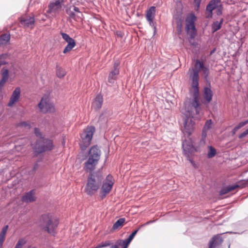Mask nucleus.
<instances>
[{"instance_id": "f257e3e1", "label": "nucleus", "mask_w": 248, "mask_h": 248, "mask_svg": "<svg viewBox=\"0 0 248 248\" xmlns=\"http://www.w3.org/2000/svg\"><path fill=\"white\" fill-rule=\"evenodd\" d=\"M193 82L192 87L193 89V98H187L184 104L182 112L184 115V127L182 130L185 136L189 137L194 130L195 122L192 120H200V113L201 108L199 102V92L198 88L197 73L191 76Z\"/></svg>"}, {"instance_id": "f03ea898", "label": "nucleus", "mask_w": 248, "mask_h": 248, "mask_svg": "<svg viewBox=\"0 0 248 248\" xmlns=\"http://www.w3.org/2000/svg\"><path fill=\"white\" fill-rule=\"evenodd\" d=\"M104 177L99 171L91 172L87 178V184L84 188L85 192L90 196L94 194L100 188Z\"/></svg>"}, {"instance_id": "7ed1b4c3", "label": "nucleus", "mask_w": 248, "mask_h": 248, "mask_svg": "<svg viewBox=\"0 0 248 248\" xmlns=\"http://www.w3.org/2000/svg\"><path fill=\"white\" fill-rule=\"evenodd\" d=\"M59 224L58 218L50 215H42L40 220V225L42 230L48 233L54 235L55 230Z\"/></svg>"}, {"instance_id": "20e7f679", "label": "nucleus", "mask_w": 248, "mask_h": 248, "mask_svg": "<svg viewBox=\"0 0 248 248\" xmlns=\"http://www.w3.org/2000/svg\"><path fill=\"white\" fill-rule=\"evenodd\" d=\"M100 155L101 151L97 146H93L89 150L88 159L84 163V169L85 171L91 173L95 170Z\"/></svg>"}, {"instance_id": "39448f33", "label": "nucleus", "mask_w": 248, "mask_h": 248, "mask_svg": "<svg viewBox=\"0 0 248 248\" xmlns=\"http://www.w3.org/2000/svg\"><path fill=\"white\" fill-rule=\"evenodd\" d=\"M206 143L205 139L202 138L199 142V146L195 147L191 141H188L185 140L182 142V147L184 155L187 158V159L193 165H194V162L192 158L195 152L199 151L200 147H203L205 145Z\"/></svg>"}, {"instance_id": "423d86ee", "label": "nucleus", "mask_w": 248, "mask_h": 248, "mask_svg": "<svg viewBox=\"0 0 248 248\" xmlns=\"http://www.w3.org/2000/svg\"><path fill=\"white\" fill-rule=\"evenodd\" d=\"M94 132L95 127L94 126H88L80 134L79 145L82 150H85L90 145Z\"/></svg>"}, {"instance_id": "0eeeda50", "label": "nucleus", "mask_w": 248, "mask_h": 248, "mask_svg": "<svg viewBox=\"0 0 248 248\" xmlns=\"http://www.w3.org/2000/svg\"><path fill=\"white\" fill-rule=\"evenodd\" d=\"M53 148L52 140L48 139L41 138L36 141L34 150L35 152L40 154L47 151H50Z\"/></svg>"}, {"instance_id": "6e6552de", "label": "nucleus", "mask_w": 248, "mask_h": 248, "mask_svg": "<svg viewBox=\"0 0 248 248\" xmlns=\"http://www.w3.org/2000/svg\"><path fill=\"white\" fill-rule=\"evenodd\" d=\"M195 66L196 69H192L191 70L189 69V71H191V72L189 74V78H190V80H191V88L192 89L193 93V89L192 87V83L193 82V79H192L191 76L195 73H197V76H198V78H197L198 88V89L199 90V71L200 70H202L203 74L204 75V77L205 78H207V77H208V76L209 75L208 68L205 67L204 66L203 63L202 62H200V60H196Z\"/></svg>"}, {"instance_id": "1a4fd4ad", "label": "nucleus", "mask_w": 248, "mask_h": 248, "mask_svg": "<svg viewBox=\"0 0 248 248\" xmlns=\"http://www.w3.org/2000/svg\"><path fill=\"white\" fill-rule=\"evenodd\" d=\"M38 106L40 111L43 113H52L55 111L54 106L47 95L43 96Z\"/></svg>"}, {"instance_id": "9d476101", "label": "nucleus", "mask_w": 248, "mask_h": 248, "mask_svg": "<svg viewBox=\"0 0 248 248\" xmlns=\"http://www.w3.org/2000/svg\"><path fill=\"white\" fill-rule=\"evenodd\" d=\"M63 0H56L51 1L48 5L47 13L56 16L62 10Z\"/></svg>"}, {"instance_id": "9b49d317", "label": "nucleus", "mask_w": 248, "mask_h": 248, "mask_svg": "<svg viewBox=\"0 0 248 248\" xmlns=\"http://www.w3.org/2000/svg\"><path fill=\"white\" fill-rule=\"evenodd\" d=\"M113 184L114 182L112 177L109 175H108L102 185L100 191L101 197L102 199L106 197L107 194L110 192Z\"/></svg>"}, {"instance_id": "f8f14e48", "label": "nucleus", "mask_w": 248, "mask_h": 248, "mask_svg": "<svg viewBox=\"0 0 248 248\" xmlns=\"http://www.w3.org/2000/svg\"><path fill=\"white\" fill-rule=\"evenodd\" d=\"M61 35L62 39L67 43V46L65 47L63 50V53L66 54L76 46V43L74 39L71 38L68 34L61 32Z\"/></svg>"}, {"instance_id": "ddd939ff", "label": "nucleus", "mask_w": 248, "mask_h": 248, "mask_svg": "<svg viewBox=\"0 0 248 248\" xmlns=\"http://www.w3.org/2000/svg\"><path fill=\"white\" fill-rule=\"evenodd\" d=\"M155 15V7L151 6L147 10L146 14V18L149 22L150 25L154 28V31H156V23L154 21V19Z\"/></svg>"}, {"instance_id": "4468645a", "label": "nucleus", "mask_w": 248, "mask_h": 248, "mask_svg": "<svg viewBox=\"0 0 248 248\" xmlns=\"http://www.w3.org/2000/svg\"><path fill=\"white\" fill-rule=\"evenodd\" d=\"M120 63L116 62L114 63L113 69L110 71L108 77V81L110 83H113L117 78L118 75L119 74V66Z\"/></svg>"}, {"instance_id": "2eb2a0df", "label": "nucleus", "mask_w": 248, "mask_h": 248, "mask_svg": "<svg viewBox=\"0 0 248 248\" xmlns=\"http://www.w3.org/2000/svg\"><path fill=\"white\" fill-rule=\"evenodd\" d=\"M196 16L193 15L189 19H186V29L187 31H191V37L194 38L196 34V28L194 24Z\"/></svg>"}, {"instance_id": "dca6fc26", "label": "nucleus", "mask_w": 248, "mask_h": 248, "mask_svg": "<svg viewBox=\"0 0 248 248\" xmlns=\"http://www.w3.org/2000/svg\"><path fill=\"white\" fill-rule=\"evenodd\" d=\"M21 94V90L19 87H16L13 91L8 103V106L10 107H13L16 102H17L20 98Z\"/></svg>"}, {"instance_id": "f3484780", "label": "nucleus", "mask_w": 248, "mask_h": 248, "mask_svg": "<svg viewBox=\"0 0 248 248\" xmlns=\"http://www.w3.org/2000/svg\"><path fill=\"white\" fill-rule=\"evenodd\" d=\"M221 0H211L206 6V17L210 18L212 16L213 11L215 9L217 4L220 2Z\"/></svg>"}, {"instance_id": "a211bd4d", "label": "nucleus", "mask_w": 248, "mask_h": 248, "mask_svg": "<svg viewBox=\"0 0 248 248\" xmlns=\"http://www.w3.org/2000/svg\"><path fill=\"white\" fill-rule=\"evenodd\" d=\"M20 22L22 26L32 29L35 23L34 17L33 16H22L20 18Z\"/></svg>"}, {"instance_id": "6ab92c4d", "label": "nucleus", "mask_w": 248, "mask_h": 248, "mask_svg": "<svg viewBox=\"0 0 248 248\" xmlns=\"http://www.w3.org/2000/svg\"><path fill=\"white\" fill-rule=\"evenodd\" d=\"M35 192L34 189L31 190L27 193L22 196L21 200L22 202L29 203L34 202L36 198L35 197Z\"/></svg>"}, {"instance_id": "aec40b11", "label": "nucleus", "mask_w": 248, "mask_h": 248, "mask_svg": "<svg viewBox=\"0 0 248 248\" xmlns=\"http://www.w3.org/2000/svg\"><path fill=\"white\" fill-rule=\"evenodd\" d=\"M222 242L223 238L221 237L220 234L216 235L210 240L208 248H215L216 246L221 245Z\"/></svg>"}, {"instance_id": "412c9836", "label": "nucleus", "mask_w": 248, "mask_h": 248, "mask_svg": "<svg viewBox=\"0 0 248 248\" xmlns=\"http://www.w3.org/2000/svg\"><path fill=\"white\" fill-rule=\"evenodd\" d=\"M184 19L181 15H175L173 17V22L176 25L178 34H180L182 32V28Z\"/></svg>"}, {"instance_id": "4be33fe9", "label": "nucleus", "mask_w": 248, "mask_h": 248, "mask_svg": "<svg viewBox=\"0 0 248 248\" xmlns=\"http://www.w3.org/2000/svg\"><path fill=\"white\" fill-rule=\"evenodd\" d=\"M103 102V96L99 94L96 95L95 97L93 104L92 106L94 108V109L97 110L100 109L102 106Z\"/></svg>"}, {"instance_id": "5701e85b", "label": "nucleus", "mask_w": 248, "mask_h": 248, "mask_svg": "<svg viewBox=\"0 0 248 248\" xmlns=\"http://www.w3.org/2000/svg\"><path fill=\"white\" fill-rule=\"evenodd\" d=\"M139 229H137L135 231H134L128 237V238L125 240H119L117 241L116 244L115 245H117L118 247V245H125L126 246H128L129 244L130 243V242L132 240L134 237L135 236V235L137 234L139 231Z\"/></svg>"}, {"instance_id": "b1692460", "label": "nucleus", "mask_w": 248, "mask_h": 248, "mask_svg": "<svg viewBox=\"0 0 248 248\" xmlns=\"http://www.w3.org/2000/svg\"><path fill=\"white\" fill-rule=\"evenodd\" d=\"M213 92L209 87L204 88L203 95L207 103H209L212 99Z\"/></svg>"}, {"instance_id": "393cba45", "label": "nucleus", "mask_w": 248, "mask_h": 248, "mask_svg": "<svg viewBox=\"0 0 248 248\" xmlns=\"http://www.w3.org/2000/svg\"><path fill=\"white\" fill-rule=\"evenodd\" d=\"M8 226H5L2 229L1 232L0 233V247H2L3 242L5 240V235L8 230Z\"/></svg>"}, {"instance_id": "a878e982", "label": "nucleus", "mask_w": 248, "mask_h": 248, "mask_svg": "<svg viewBox=\"0 0 248 248\" xmlns=\"http://www.w3.org/2000/svg\"><path fill=\"white\" fill-rule=\"evenodd\" d=\"M223 22V19L221 18L220 21H216L213 23L212 25V30L213 32H215L219 30Z\"/></svg>"}, {"instance_id": "bb28decb", "label": "nucleus", "mask_w": 248, "mask_h": 248, "mask_svg": "<svg viewBox=\"0 0 248 248\" xmlns=\"http://www.w3.org/2000/svg\"><path fill=\"white\" fill-rule=\"evenodd\" d=\"M238 186V185L234 186H229L223 189H222L219 192L220 195H223L228 193V192L235 189L236 187Z\"/></svg>"}, {"instance_id": "cd10ccee", "label": "nucleus", "mask_w": 248, "mask_h": 248, "mask_svg": "<svg viewBox=\"0 0 248 248\" xmlns=\"http://www.w3.org/2000/svg\"><path fill=\"white\" fill-rule=\"evenodd\" d=\"M10 35L8 34H3L0 36V45L6 44L10 41Z\"/></svg>"}, {"instance_id": "c85d7f7f", "label": "nucleus", "mask_w": 248, "mask_h": 248, "mask_svg": "<svg viewBox=\"0 0 248 248\" xmlns=\"http://www.w3.org/2000/svg\"><path fill=\"white\" fill-rule=\"evenodd\" d=\"M66 13L69 16V17L70 19H73L75 20H78L80 18L79 17H77V14L74 12V11L71 10L70 8L67 9L66 10Z\"/></svg>"}, {"instance_id": "c756f323", "label": "nucleus", "mask_w": 248, "mask_h": 248, "mask_svg": "<svg viewBox=\"0 0 248 248\" xmlns=\"http://www.w3.org/2000/svg\"><path fill=\"white\" fill-rule=\"evenodd\" d=\"M56 75L59 78H63L66 75L65 71L61 67L56 66Z\"/></svg>"}, {"instance_id": "7c9ffc66", "label": "nucleus", "mask_w": 248, "mask_h": 248, "mask_svg": "<svg viewBox=\"0 0 248 248\" xmlns=\"http://www.w3.org/2000/svg\"><path fill=\"white\" fill-rule=\"evenodd\" d=\"M124 218H121L119 219L117 221L113 224L112 227L113 230L117 229L120 227H121L123 225L124 222H125Z\"/></svg>"}, {"instance_id": "2f4dec72", "label": "nucleus", "mask_w": 248, "mask_h": 248, "mask_svg": "<svg viewBox=\"0 0 248 248\" xmlns=\"http://www.w3.org/2000/svg\"><path fill=\"white\" fill-rule=\"evenodd\" d=\"M27 243V240L25 238H20L17 241L15 248H22L24 245Z\"/></svg>"}, {"instance_id": "473e14b6", "label": "nucleus", "mask_w": 248, "mask_h": 248, "mask_svg": "<svg viewBox=\"0 0 248 248\" xmlns=\"http://www.w3.org/2000/svg\"><path fill=\"white\" fill-rule=\"evenodd\" d=\"M209 151L207 156L209 158L213 157L216 154V150L211 146H209Z\"/></svg>"}, {"instance_id": "72a5a7b5", "label": "nucleus", "mask_w": 248, "mask_h": 248, "mask_svg": "<svg viewBox=\"0 0 248 248\" xmlns=\"http://www.w3.org/2000/svg\"><path fill=\"white\" fill-rule=\"evenodd\" d=\"M9 77V71L8 69H3L2 73V78L3 81H7Z\"/></svg>"}, {"instance_id": "f704fd0d", "label": "nucleus", "mask_w": 248, "mask_h": 248, "mask_svg": "<svg viewBox=\"0 0 248 248\" xmlns=\"http://www.w3.org/2000/svg\"><path fill=\"white\" fill-rule=\"evenodd\" d=\"M73 11L74 12H75L77 14V17H79L80 18H81V16H82V14L80 11H79V9L78 7H77L76 6L73 7Z\"/></svg>"}, {"instance_id": "c9c22d12", "label": "nucleus", "mask_w": 248, "mask_h": 248, "mask_svg": "<svg viewBox=\"0 0 248 248\" xmlns=\"http://www.w3.org/2000/svg\"><path fill=\"white\" fill-rule=\"evenodd\" d=\"M212 124V121L211 120H207L205 124L203 129L208 130L209 129H210Z\"/></svg>"}, {"instance_id": "e433bc0d", "label": "nucleus", "mask_w": 248, "mask_h": 248, "mask_svg": "<svg viewBox=\"0 0 248 248\" xmlns=\"http://www.w3.org/2000/svg\"><path fill=\"white\" fill-rule=\"evenodd\" d=\"M248 123V120H246L244 122H240L237 125L235 126V128L238 130L239 129L241 128V127L245 126L246 124Z\"/></svg>"}, {"instance_id": "4c0bfd02", "label": "nucleus", "mask_w": 248, "mask_h": 248, "mask_svg": "<svg viewBox=\"0 0 248 248\" xmlns=\"http://www.w3.org/2000/svg\"><path fill=\"white\" fill-rule=\"evenodd\" d=\"M34 133L37 137H40V139L44 138L43 137H42V134L37 128H34Z\"/></svg>"}, {"instance_id": "58836bf2", "label": "nucleus", "mask_w": 248, "mask_h": 248, "mask_svg": "<svg viewBox=\"0 0 248 248\" xmlns=\"http://www.w3.org/2000/svg\"><path fill=\"white\" fill-rule=\"evenodd\" d=\"M248 135V128L239 135V138L242 139Z\"/></svg>"}, {"instance_id": "ea45409f", "label": "nucleus", "mask_w": 248, "mask_h": 248, "mask_svg": "<svg viewBox=\"0 0 248 248\" xmlns=\"http://www.w3.org/2000/svg\"><path fill=\"white\" fill-rule=\"evenodd\" d=\"M18 125L21 126H27V127H28L29 128H30V125L27 122H23L20 123L18 124Z\"/></svg>"}, {"instance_id": "a19ab883", "label": "nucleus", "mask_w": 248, "mask_h": 248, "mask_svg": "<svg viewBox=\"0 0 248 248\" xmlns=\"http://www.w3.org/2000/svg\"><path fill=\"white\" fill-rule=\"evenodd\" d=\"M194 1L197 7V9H199L202 0H194Z\"/></svg>"}, {"instance_id": "79ce46f5", "label": "nucleus", "mask_w": 248, "mask_h": 248, "mask_svg": "<svg viewBox=\"0 0 248 248\" xmlns=\"http://www.w3.org/2000/svg\"><path fill=\"white\" fill-rule=\"evenodd\" d=\"M207 131V130H206V129H204L203 128L202 131V138L205 139H206V137L207 135V133H206Z\"/></svg>"}, {"instance_id": "37998d69", "label": "nucleus", "mask_w": 248, "mask_h": 248, "mask_svg": "<svg viewBox=\"0 0 248 248\" xmlns=\"http://www.w3.org/2000/svg\"><path fill=\"white\" fill-rule=\"evenodd\" d=\"M6 82V81L4 80L3 81L2 79L0 80V90L2 89Z\"/></svg>"}, {"instance_id": "c03bdc74", "label": "nucleus", "mask_w": 248, "mask_h": 248, "mask_svg": "<svg viewBox=\"0 0 248 248\" xmlns=\"http://www.w3.org/2000/svg\"><path fill=\"white\" fill-rule=\"evenodd\" d=\"M237 130H237V129L236 128L234 127V128L232 129V135H234V134H235V133H236V131H237Z\"/></svg>"}, {"instance_id": "a18cd8bd", "label": "nucleus", "mask_w": 248, "mask_h": 248, "mask_svg": "<svg viewBox=\"0 0 248 248\" xmlns=\"http://www.w3.org/2000/svg\"><path fill=\"white\" fill-rule=\"evenodd\" d=\"M221 14V9L220 8H218V10H217V15H220Z\"/></svg>"}, {"instance_id": "49530a36", "label": "nucleus", "mask_w": 248, "mask_h": 248, "mask_svg": "<svg viewBox=\"0 0 248 248\" xmlns=\"http://www.w3.org/2000/svg\"><path fill=\"white\" fill-rule=\"evenodd\" d=\"M110 248H118L117 245H112Z\"/></svg>"}, {"instance_id": "de8ad7c7", "label": "nucleus", "mask_w": 248, "mask_h": 248, "mask_svg": "<svg viewBox=\"0 0 248 248\" xmlns=\"http://www.w3.org/2000/svg\"><path fill=\"white\" fill-rule=\"evenodd\" d=\"M123 247V248H127V246L126 245H121Z\"/></svg>"}, {"instance_id": "09e8293b", "label": "nucleus", "mask_w": 248, "mask_h": 248, "mask_svg": "<svg viewBox=\"0 0 248 248\" xmlns=\"http://www.w3.org/2000/svg\"><path fill=\"white\" fill-rule=\"evenodd\" d=\"M103 115V113H102V114L100 115V117H99V120L101 119V118L102 117V116Z\"/></svg>"}, {"instance_id": "8fccbe9b", "label": "nucleus", "mask_w": 248, "mask_h": 248, "mask_svg": "<svg viewBox=\"0 0 248 248\" xmlns=\"http://www.w3.org/2000/svg\"><path fill=\"white\" fill-rule=\"evenodd\" d=\"M37 167V164H36V166L34 167V169H35Z\"/></svg>"}]
</instances>
